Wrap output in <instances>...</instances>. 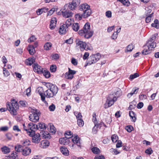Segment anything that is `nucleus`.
Returning <instances> with one entry per match:
<instances>
[{"mask_svg":"<svg viewBox=\"0 0 159 159\" xmlns=\"http://www.w3.org/2000/svg\"><path fill=\"white\" fill-rule=\"evenodd\" d=\"M78 33L81 36L88 39L93 35V32L90 30V25L87 23L85 25L82 29L79 31Z\"/></svg>","mask_w":159,"mask_h":159,"instance_id":"nucleus-1","label":"nucleus"},{"mask_svg":"<svg viewBox=\"0 0 159 159\" xmlns=\"http://www.w3.org/2000/svg\"><path fill=\"white\" fill-rule=\"evenodd\" d=\"M12 102H9L7 103V107L8 111L11 114L16 115L17 114L16 110L19 108V106L17 102L14 99L11 100Z\"/></svg>","mask_w":159,"mask_h":159,"instance_id":"nucleus-2","label":"nucleus"},{"mask_svg":"<svg viewBox=\"0 0 159 159\" xmlns=\"http://www.w3.org/2000/svg\"><path fill=\"white\" fill-rule=\"evenodd\" d=\"M79 9L80 11L83 12V17L84 18L89 16L92 13L90 6L86 3H84L80 5Z\"/></svg>","mask_w":159,"mask_h":159,"instance_id":"nucleus-3","label":"nucleus"},{"mask_svg":"<svg viewBox=\"0 0 159 159\" xmlns=\"http://www.w3.org/2000/svg\"><path fill=\"white\" fill-rule=\"evenodd\" d=\"M31 112L32 113L29 116V120L34 122L38 121L41 114L40 111L37 109H33Z\"/></svg>","mask_w":159,"mask_h":159,"instance_id":"nucleus-4","label":"nucleus"},{"mask_svg":"<svg viewBox=\"0 0 159 159\" xmlns=\"http://www.w3.org/2000/svg\"><path fill=\"white\" fill-rule=\"evenodd\" d=\"M76 43L77 46H79L81 51H83L84 50L86 51L91 50L93 49L92 47L89 46L85 42L81 41L79 39L76 40Z\"/></svg>","mask_w":159,"mask_h":159,"instance_id":"nucleus-5","label":"nucleus"},{"mask_svg":"<svg viewBox=\"0 0 159 159\" xmlns=\"http://www.w3.org/2000/svg\"><path fill=\"white\" fill-rule=\"evenodd\" d=\"M80 3V0H73L72 2L66 4L64 6V10L67 8L71 10H75Z\"/></svg>","mask_w":159,"mask_h":159,"instance_id":"nucleus-6","label":"nucleus"},{"mask_svg":"<svg viewBox=\"0 0 159 159\" xmlns=\"http://www.w3.org/2000/svg\"><path fill=\"white\" fill-rule=\"evenodd\" d=\"M101 57V55L99 53L91 55L89 58V60L87 63V65H90L92 64L96 63L99 60Z\"/></svg>","mask_w":159,"mask_h":159,"instance_id":"nucleus-7","label":"nucleus"},{"mask_svg":"<svg viewBox=\"0 0 159 159\" xmlns=\"http://www.w3.org/2000/svg\"><path fill=\"white\" fill-rule=\"evenodd\" d=\"M28 135L32 137V141L35 143H38L40 141V135L39 133L35 134L34 132L29 134Z\"/></svg>","mask_w":159,"mask_h":159,"instance_id":"nucleus-8","label":"nucleus"},{"mask_svg":"<svg viewBox=\"0 0 159 159\" xmlns=\"http://www.w3.org/2000/svg\"><path fill=\"white\" fill-rule=\"evenodd\" d=\"M28 128H29V131H30V133L34 132L38 129V126L37 125L33 123L30 122L28 124Z\"/></svg>","mask_w":159,"mask_h":159,"instance_id":"nucleus-9","label":"nucleus"},{"mask_svg":"<svg viewBox=\"0 0 159 159\" xmlns=\"http://www.w3.org/2000/svg\"><path fill=\"white\" fill-rule=\"evenodd\" d=\"M62 15L64 17L66 18H68L72 16L73 13L71 11H69V9H67V8L64 10V9L63 11H62Z\"/></svg>","mask_w":159,"mask_h":159,"instance_id":"nucleus-10","label":"nucleus"},{"mask_svg":"<svg viewBox=\"0 0 159 159\" xmlns=\"http://www.w3.org/2000/svg\"><path fill=\"white\" fill-rule=\"evenodd\" d=\"M34 70H35L36 71L39 73L41 74L43 73V68L37 63H34L33 65Z\"/></svg>","mask_w":159,"mask_h":159,"instance_id":"nucleus-11","label":"nucleus"},{"mask_svg":"<svg viewBox=\"0 0 159 159\" xmlns=\"http://www.w3.org/2000/svg\"><path fill=\"white\" fill-rule=\"evenodd\" d=\"M70 138V137H67L66 136L65 137L60 138L59 141L60 143L63 144L64 145L68 144L69 142V139Z\"/></svg>","mask_w":159,"mask_h":159,"instance_id":"nucleus-12","label":"nucleus"},{"mask_svg":"<svg viewBox=\"0 0 159 159\" xmlns=\"http://www.w3.org/2000/svg\"><path fill=\"white\" fill-rule=\"evenodd\" d=\"M57 21L55 17L52 18L50 21V28L51 30H53L56 26Z\"/></svg>","mask_w":159,"mask_h":159,"instance_id":"nucleus-13","label":"nucleus"},{"mask_svg":"<svg viewBox=\"0 0 159 159\" xmlns=\"http://www.w3.org/2000/svg\"><path fill=\"white\" fill-rule=\"evenodd\" d=\"M68 30V28L65 25L61 26L59 30V32L60 34H64Z\"/></svg>","mask_w":159,"mask_h":159,"instance_id":"nucleus-14","label":"nucleus"},{"mask_svg":"<svg viewBox=\"0 0 159 159\" xmlns=\"http://www.w3.org/2000/svg\"><path fill=\"white\" fill-rule=\"evenodd\" d=\"M60 150L62 153L65 156L69 155V151L68 149L65 146H62L60 148Z\"/></svg>","mask_w":159,"mask_h":159,"instance_id":"nucleus-15","label":"nucleus"},{"mask_svg":"<svg viewBox=\"0 0 159 159\" xmlns=\"http://www.w3.org/2000/svg\"><path fill=\"white\" fill-rule=\"evenodd\" d=\"M31 152V149L30 148L25 147L24 148L22 152V154L24 156H26L29 155Z\"/></svg>","mask_w":159,"mask_h":159,"instance_id":"nucleus-16","label":"nucleus"},{"mask_svg":"<svg viewBox=\"0 0 159 159\" xmlns=\"http://www.w3.org/2000/svg\"><path fill=\"white\" fill-rule=\"evenodd\" d=\"M71 139L74 143L77 144V145L79 147L80 146V139L77 135L75 136Z\"/></svg>","mask_w":159,"mask_h":159,"instance_id":"nucleus-17","label":"nucleus"},{"mask_svg":"<svg viewBox=\"0 0 159 159\" xmlns=\"http://www.w3.org/2000/svg\"><path fill=\"white\" fill-rule=\"evenodd\" d=\"M44 94L45 95L46 97L48 98L53 97L55 95L54 94H53V93H52L51 91L49 89H48L46 90Z\"/></svg>","mask_w":159,"mask_h":159,"instance_id":"nucleus-18","label":"nucleus"},{"mask_svg":"<svg viewBox=\"0 0 159 159\" xmlns=\"http://www.w3.org/2000/svg\"><path fill=\"white\" fill-rule=\"evenodd\" d=\"M28 51L31 55H33L35 52V48L33 45H29L28 48Z\"/></svg>","mask_w":159,"mask_h":159,"instance_id":"nucleus-19","label":"nucleus"},{"mask_svg":"<svg viewBox=\"0 0 159 159\" xmlns=\"http://www.w3.org/2000/svg\"><path fill=\"white\" fill-rule=\"evenodd\" d=\"M37 125L38 126V129H41V131L45 130L46 128L45 124L43 123H39Z\"/></svg>","mask_w":159,"mask_h":159,"instance_id":"nucleus-20","label":"nucleus"},{"mask_svg":"<svg viewBox=\"0 0 159 159\" xmlns=\"http://www.w3.org/2000/svg\"><path fill=\"white\" fill-rule=\"evenodd\" d=\"M35 61V60L33 58H29L26 59L25 61V63L26 65L31 66Z\"/></svg>","mask_w":159,"mask_h":159,"instance_id":"nucleus-21","label":"nucleus"},{"mask_svg":"<svg viewBox=\"0 0 159 159\" xmlns=\"http://www.w3.org/2000/svg\"><path fill=\"white\" fill-rule=\"evenodd\" d=\"M129 114V116L131 117V121L135 122L136 119V117H135L136 114L132 111H130Z\"/></svg>","mask_w":159,"mask_h":159,"instance_id":"nucleus-22","label":"nucleus"},{"mask_svg":"<svg viewBox=\"0 0 159 159\" xmlns=\"http://www.w3.org/2000/svg\"><path fill=\"white\" fill-rule=\"evenodd\" d=\"M52 92V93H53V94L55 95L57 94L58 92V89L57 86L54 84L52 85V87L50 89H49Z\"/></svg>","mask_w":159,"mask_h":159,"instance_id":"nucleus-23","label":"nucleus"},{"mask_svg":"<svg viewBox=\"0 0 159 159\" xmlns=\"http://www.w3.org/2000/svg\"><path fill=\"white\" fill-rule=\"evenodd\" d=\"M48 128H50V132L55 134L56 132V128L52 124H49L48 126Z\"/></svg>","mask_w":159,"mask_h":159,"instance_id":"nucleus-24","label":"nucleus"},{"mask_svg":"<svg viewBox=\"0 0 159 159\" xmlns=\"http://www.w3.org/2000/svg\"><path fill=\"white\" fill-rule=\"evenodd\" d=\"M107 100L116 101L117 98L116 96L113 93H110L107 98Z\"/></svg>","mask_w":159,"mask_h":159,"instance_id":"nucleus-25","label":"nucleus"},{"mask_svg":"<svg viewBox=\"0 0 159 159\" xmlns=\"http://www.w3.org/2000/svg\"><path fill=\"white\" fill-rule=\"evenodd\" d=\"M91 150L92 152L95 154H98L101 152L100 150L97 147H94L92 148Z\"/></svg>","mask_w":159,"mask_h":159,"instance_id":"nucleus-26","label":"nucleus"},{"mask_svg":"<svg viewBox=\"0 0 159 159\" xmlns=\"http://www.w3.org/2000/svg\"><path fill=\"white\" fill-rule=\"evenodd\" d=\"M116 101H114L111 100H107L106 102H107V104H105V108H107L111 106L114 103V102Z\"/></svg>","mask_w":159,"mask_h":159,"instance_id":"nucleus-27","label":"nucleus"},{"mask_svg":"<svg viewBox=\"0 0 159 159\" xmlns=\"http://www.w3.org/2000/svg\"><path fill=\"white\" fill-rule=\"evenodd\" d=\"M153 12H152L149 15V14H145L146 16V17L145 18V21L146 23H148L150 22L151 18L153 16Z\"/></svg>","mask_w":159,"mask_h":159,"instance_id":"nucleus-28","label":"nucleus"},{"mask_svg":"<svg viewBox=\"0 0 159 159\" xmlns=\"http://www.w3.org/2000/svg\"><path fill=\"white\" fill-rule=\"evenodd\" d=\"M119 1L121 2L125 6H129L130 4V3L129 0H118Z\"/></svg>","mask_w":159,"mask_h":159,"instance_id":"nucleus-29","label":"nucleus"},{"mask_svg":"<svg viewBox=\"0 0 159 159\" xmlns=\"http://www.w3.org/2000/svg\"><path fill=\"white\" fill-rule=\"evenodd\" d=\"M1 149L2 152L4 154H7L10 152V149L6 146L2 148Z\"/></svg>","mask_w":159,"mask_h":159,"instance_id":"nucleus-30","label":"nucleus"},{"mask_svg":"<svg viewBox=\"0 0 159 159\" xmlns=\"http://www.w3.org/2000/svg\"><path fill=\"white\" fill-rule=\"evenodd\" d=\"M41 144L43 148H45L49 146V142L47 140H44L41 142Z\"/></svg>","mask_w":159,"mask_h":159,"instance_id":"nucleus-31","label":"nucleus"},{"mask_svg":"<svg viewBox=\"0 0 159 159\" xmlns=\"http://www.w3.org/2000/svg\"><path fill=\"white\" fill-rule=\"evenodd\" d=\"M72 28L74 31H78L80 28L79 24L77 23H74L72 26Z\"/></svg>","mask_w":159,"mask_h":159,"instance_id":"nucleus-32","label":"nucleus"},{"mask_svg":"<svg viewBox=\"0 0 159 159\" xmlns=\"http://www.w3.org/2000/svg\"><path fill=\"white\" fill-rule=\"evenodd\" d=\"M24 148L22 145H18L17 146H15V148L16 151L18 152L22 151Z\"/></svg>","mask_w":159,"mask_h":159,"instance_id":"nucleus-33","label":"nucleus"},{"mask_svg":"<svg viewBox=\"0 0 159 159\" xmlns=\"http://www.w3.org/2000/svg\"><path fill=\"white\" fill-rule=\"evenodd\" d=\"M151 26L157 29L159 28V23H158V20L157 19L155 20L154 21V23L151 24Z\"/></svg>","mask_w":159,"mask_h":159,"instance_id":"nucleus-34","label":"nucleus"},{"mask_svg":"<svg viewBox=\"0 0 159 159\" xmlns=\"http://www.w3.org/2000/svg\"><path fill=\"white\" fill-rule=\"evenodd\" d=\"M147 44L148 47V49H144L142 51V53L143 55H147V54H148L149 53V52H148L152 50V49H151L150 47H149V46H148V43H147Z\"/></svg>","mask_w":159,"mask_h":159,"instance_id":"nucleus-35","label":"nucleus"},{"mask_svg":"<svg viewBox=\"0 0 159 159\" xmlns=\"http://www.w3.org/2000/svg\"><path fill=\"white\" fill-rule=\"evenodd\" d=\"M52 46V44L51 43L47 42L44 45V48L45 50H48Z\"/></svg>","mask_w":159,"mask_h":159,"instance_id":"nucleus-36","label":"nucleus"},{"mask_svg":"<svg viewBox=\"0 0 159 159\" xmlns=\"http://www.w3.org/2000/svg\"><path fill=\"white\" fill-rule=\"evenodd\" d=\"M136 102L134 101H133L131 103H130V104L129 106V110H132V109H134L136 106Z\"/></svg>","mask_w":159,"mask_h":159,"instance_id":"nucleus-37","label":"nucleus"},{"mask_svg":"<svg viewBox=\"0 0 159 159\" xmlns=\"http://www.w3.org/2000/svg\"><path fill=\"white\" fill-rule=\"evenodd\" d=\"M122 92L121 89H118V90L116 91V92L113 94L116 96V98L119 97L120 95H122Z\"/></svg>","mask_w":159,"mask_h":159,"instance_id":"nucleus-38","label":"nucleus"},{"mask_svg":"<svg viewBox=\"0 0 159 159\" xmlns=\"http://www.w3.org/2000/svg\"><path fill=\"white\" fill-rule=\"evenodd\" d=\"M147 43H148V46H149V47L152 49V48H154L156 46V43L154 42H153L152 43H151V42H150L148 43L147 42Z\"/></svg>","mask_w":159,"mask_h":159,"instance_id":"nucleus-39","label":"nucleus"},{"mask_svg":"<svg viewBox=\"0 0 159 159\" xmlns=\"http://www.w3.org/2000/svg\"><path fill=\"white\" fill-rule=\"evenodd\" d=\"M42 73L46 78H48L50 77V73L49 71L44 70Z\"/></svg>","mask_w":159,"mask_h":159,"instance_id":"nucleus-40","label":"nucleus"},{"mask_svg":"<svg viewBox=\"0 0 159 159\" xmlns=\"http://www.w3.org/2000/svg\"><path fill=\"white\" fill-rule=\"evenodd\" d=\"M74 114L76 116V118L77 120L78 119H82V116L81 115V114L80 112L78 113L77 112H74Z\"/></svg>","mask_w":159,"mask_h":159,"instance_id":"nucleus-41","label":"nucleus"},{"mask_svg":"<svg viewBox=\"0 0 159 159\" xmlns=\"http://www.w3.org/2000/svg\"><path fill=\"white\" fill-rule=\"evenodd\" d=\"M134 47L132 44L129 45L127 47V52L132 51Z\"/></svg>","mask_w":159,"mask_h":159,"instance_id":"nucleus-42","label":"nucleus"},{"mask_svg":"<svg viewBox=\"0 0 159 159\" xmlns=\"http://www.w3.org/2000/svg\"><path fill=\"white\" fill-rule=\"evenodd\" d=\"M10 156L13 159H17L18 158L16 152H13L11 154Z\"/></svg>","mask_w":159,"mask_h":159,"instance_id":"nucleus-43","label":"nucleus"},{"mask_svg":"<svg viewBox=\"0 0 159 159\" xmlns=\"http://www.w3.org/2000/svg\"><path fill=\"white\" fill-rule=\"evenodd\" d=\"M139 76V74L137 73H134L130 75L129 77L130 80H133L135 78L138 77Z\"/></svg>","mask_w":159,"mask_h":159,"instance_id":"nucleus-44","label":"nucleus"},{"mask_svg":"<svg viewBox=\"0 0 159 159\" xmlns=\"http://www.w3.org/2000/svg\"><path fill=\"white\" fill-rule=\"evenodd\" d=\"M111 140L114 143H116L118 139V137L117 135H113L111 137Z\"/></svg>","mask_w":159,"mask_h":159,"instance_id":"nucleus-45","label":"nucleus"},{"mask_svg":"<svg viewBox=\"0 0 159 159\" xmlns=\"http://www.w3.org/2000/svg\"><path fill=\"white\" fill-rule=\"evenodd\" d=\"M30 141L29 140H25L22 143V146L24 148V147H27V146H28L30 145Z\"/></svg>","mask_w":159,"mask_h":159,"instance_id":"nucleus-46","label":"nucleus"},{"mask_svg":"<svg viewBox=\"0 0 159 159\" xmlns=\"http://www.w3.org/2000/svg\"><path fill=\"white\" fill-rule=\"evenodd\" d=\"M71 19H68L66 21L65 24H63V25H66V27L68 28V27L70 26L71 24Z\"/></svg>","mask_w":159,"mask_h":159,"instance_id":"nucleus-47","label":"nucleus"},{"mask_svg":"<svg viewBox=\"0 0 159 159\" xmlns=\"http://www.w3.org/2000/svg\"><path fill=\"white\" fill-rule=\"evenodd\" d=\"M65 77L67 79L71 80L74 77V76L66 72L65 74Z\"/></svg>","mask_w":159,"mask_h":159,"instance_id":"nucleus-48","label":"nucleus"},{"mask_svg":"<svg viewBox=\"0 0 159 159\" xmlns=\"http://www.w3.org/2000/svg\"><path fill=\"white\" fill-rule=\"evenodd\" d=\"M57 69V66L55 65H52L51 66L50 69L52 72H53L56 71Z\"/></svg>","mask_w":159,"mask_h":159,"instance_id":"nucleus-49","label":"nucleus"},{"mask_svg":"<svg viewBox=\"0 0 159 159\" xmlns=\"http://www.w3.org/2000/svg\"><path fill=\"white\" fill-rule=\"evenodd\" d=\"M77 123L79 127H81L83 126L84 122L82 119H78L77 120Z\"/></svg>","mask_w":159,"mask_h":159,"instance_id":"nucleus-50","label":"nucleus"},{"mask_svg":"<svg viewBox=\"0 0 159 159\" xmlns=\"http://www.w3.org/2000/svg\"><path fill=\"white\" fill-rule=\"evenodd\" d=\"M157 35L158 34H156L152 35V37L151 38L148 40V43L150 42H152V41L155 40V39L156 38V37Z\"/></svg>","mask_w":159,"mask_h":159,"instance_id":"nucleus-51","label":"nucleus"},{"mask_svg":"<svg viewBox=\"0 0 159 159\" xmlns=\"http://www.w3.org/2000/svg\"><path fill=\"white\" fill-rule=\"evenodd\" d=\"M83 17V13L81 15H80V14H77L75 15V18L79 20H80L82 19V17Z\"/></svg>","mask_w":159,"mask_h":159,"instance_id":"nucleus-52","label":"nucleus"},{"mask_svg":"<svg viewBox=\"0 0 159 159\" xmlns=\"http://www.w3.org/2000/svg\"><path fill=\"white\" fill-rule=\"evenodd\" d=\"M3 73L5 76L7 77L9 75V72L6 69V68H3Z\"/></svg>","mask_w":159,"mask_h":159,"instance_id":"nucleus-53","label":"nucleus"},{"mask_svg":"<svg viewBox=\"0 0 159 159\" xmlns=\"http://www.w3.org/2000/svg\"><path fill=\"white\" fill-rule=\"evenodd\" d=\"M71 62L74 66H76L78 64L77 60L74 58H71Z\"/></svg>","mask_w":159,"mask_h":159,"instance_id":"nucleus-54","label":"nucleus"},{"mask_svg":"<svg viewBox=\"0 0 159 159\" xmlns=\"http://www.w3.org/2000/svg\"><path fill=\"white\" fill-rule=\"evenodd\" d=\"M96 114L95 113H93V121L94 122V124H97V119L96 118Z\"/></svg>","mask_w":159,"mask_h":159,"instance_id":"nucleus-55","label":"nucleus"},{"mask_svg":"<svg viewBox=\"0 0 159 159\" xmlns=\"http://www.w3.org/2000/svg\"><path fill=\"white\" fill-rule=\"evenodd\" d=\"M153 152V150L151 148H148L145 151V153L149 155L152 154Z\"/></svg>","mask_w":159,"mask_h":159,"instance_id":"nucleus-56","label":"nucleus"},{"mask_svg":"<svg viewBox=\"0 0 159 159\" xmlns=\"http://www.w3.org/2000/svg\"><path fill=\"white\" fill-rule=\"evenodd\" d=\"M133 129V127L131 125L127 126L125 128V129L128 132H130Z\"/></svg>","mask_w":159,"mask_h":159,"instance_id":"nucleus-57","label":"nucleus"},{"mask_svg":"<svg viewBox=\"0 0 159 159\" xmlns=\"http://www.w3.org/2000/svg\"><path fill=\"white\" fill-rule=\"evenodd\" d=\"M45 8H41L38 9L36 11V13L38 15H41L43 12V9Z\"/></svg>","mask_w":159,"mask_h":159,"instance_id":"nucleus-58","label":"nucleus"},{"mask_svg":"<svg viewBox=\"0 0 159 159\" xmlns=\"http://www.w3.org/2000/svg\"><path fill=\"white\" fill-rule=\"evenodd\" d=\"M36 39V38L34 36H32L28 39V42H34Z\"/></svg>","mask_w":159,"mask_h":159,"instance_id":"nucleus-59","label":"nucleus"},{"mask_svg":"<svg viewBox=\"0 0 159 159\" xmlns=\"http://www.w3.org/2000/svg\"><path fill=\"white\" fill-rule=\"evenodd\" d=\"M55 109V105L52 104L49 107V109L51 111H53Z\"/></svg>","mask_w":159,"mask_h":159,"instance_id":"nucleus-60","label":"nucleus"},{"mask_svg":"<svg viewBox=\"0 0 159 159\" xmlns=\"http://www.w3.org/2000/svg\"><path fill=\"white\" fill-rule=\"evenodd\" d=\"M110 151L113 154L115 155H117L120 153L119 152L113 148L111 149L110 150Z\"/></svg>","mask_w":159,"mask_h":159,"instance_id":"nucleus-61","label":"nucleus"},{"mask_svg":"<svg viewBox=\"0 0 159 159\" xmlns=\"http://www.w3.org/2000/svg\"><path fill=\"white\" fill-rule=\"evenodd\" d=\"M52 59L54 60H57L59 58V56L58 54L56 53L52 55Z\"/></svg>","mask_w":159,"mask_h":159,"instance_id":"nucleus-62","label":"nucleus"},{"mask_svg":"<svg viewBox=\"0 0 159 159\" xmlns=\"http://www.w3.org/2000/svg\"><path fill=\"white\" fill-rule=\"evenodd\" d=\"M68 73L73 75L76 73V71L74 70H72L70 68H68Z\"/></svg>","mask_w":159,"mask_h":159,"instance_id":"nucleus-63","label":"nucleus"},{"mask_svg":"<svg viewBox=\"0 0 159 159\" xmlns=\"http://www.w3.org/2000/svg\"><path fill=\"white\" fill-rule=\"evenodd\" d=\"M95 159H105L104 157L102 155L96 156L94 158Z\"/></svg>","mask_w":159,"mask_h":159,"instance_id":"nucleus-64","label":"nucleus"}]
</instances>
